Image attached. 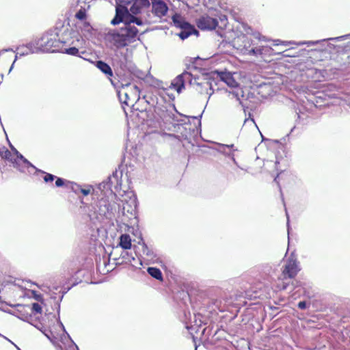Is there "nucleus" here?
Here are the masks:
<instances>
[{
	"label": "nucleus",
	"mask_w": 350,
	"mask_h": 350,
	"mask_svg": "<svg viewBox=\"0 0 350 350\" xmlns=\"http://www.w3.org/2000/svg\"><path fill=\"white\" fill-rule=\"evenodd\" d=\"M84 40L68 23L58 22L53 29L46 31L36 42L42 52H59L81 57L85 50L80 51Z\"/></svg>",
	"instance_id": "nucleus-1"
},
{
	"label": "nucleus",
	"mask_w": 350,
	"mask_h": 350,
	"mask_svg": "<svg viewBox=\"0 0 350 350\" xmlns=\"http://www.w3.org/2000/svg\"><path fill=\"white\" fill-rule=\"evenodd\" d=\"M133 24L142 26L144 23L141 18L131 14L129 19L125 21L124 27H121L119 29L109 30L106 33V40L110 43H114L117 46H126L135 40L139 33L138 29Z\"/></svg>",
	"instance_id": "nucleus-2"
},
{
	"label": "nucleus",
	"mask_w": 350,
	"mask_h": 350,
	"mask_svg": "<svg viewBox=\"0 0 350 350\" xmlns=\"http://www.w3.org/2000/svg\"><path fill=\"white\" fill-rule=\"evenodd\" d=\"M143 98L146 102L154 107V112L163 119H170L174 121H179L177 116L173 113L172 111H177L174 104L166 102L163 96L159 94L145 95Z\"/></svg>",
	"instance_id": "nucleus-3"
},
{
	"label": "nucleus",
	"mask_w": 350,
	"mask_h": 350,
	"mask_svg": "<svg viewBox=\"0 0 350 350\" xmlns=\"http://www.w3.org/2000/svg\"><path fill=\"white\" fill-rule=\"evenodd\" d=\"M111 44L116 47L111 57L113 66L122 71L131 70L133 68L132 55L129 49H125V46H117L114 43Z\"/></svg>",
	"instance_id": "nucleus-4"
},
{
	"label": "nucleus",
	"mask_w": 350,
	"mask_h": 350,
	"mask_svg": "<svg viewBox=\"0 0 350 350\" xmlns=\"http://www.w3.org/2000/svg\"><path fill=\"white\" fill-rule=\"evenodd\" d=\"M140 90L136 85L130 83L122 84L121 88L117 90V95L122 108L124 105L133 107L140 98Z\"/></svg>",
	"instance_id": "nucleus-5"
},
{
	"label": "nucleus",
	"mask_w": 350,
	"mask_h": 350,
	"mask_svg": "<svg viewBox=\"0 0 350 350\" xmlns=\"http://www.w3.org/2000/svg\"><path fill=\"white\" fill-rule=\"evenodd\" d=\"M173 121L170 127L169 131L175 133L176 136L179 139L190 140L198 132L197 126H191V123L185 122L184 120Z\"/></svg>",
	"instance_id": "nucleus-6"
},
{
	"label": "nucleus",
	"mask_w": 350,
	"mask_h": 350,
	"mask_svg": "<svg viewBox=\"0 0 350 350\" xmlns=\"http://www.w3.org/2000/svg\"><path fill=\"white\" fill-rule=\"evenodd\" d=\"M198 79L193 88L200 94L207 95L208 99L214 93L215 88L219 90L217 80L211 76L206 75L199 77Z\"/></svg>",
	"instance_id": "nucleus-7"
},
{
	"label": "nucleus",
	"mask_w": 350,
	"mask_h": 350,
	"mask_svg": "<svg viewBox=\"0 0 350 350\" xmlns=\"http://www.w3.org/2000/svg\"><path fill=\"white\" fill-rule=\"evenodd\" d=\"M207 324V319L206 317L202 316L201 314L198 313L194 314V319L191 326H186L189 331H193L196 334L201 332V334L205 337L208 338L211 335L212 328L210 326L205 327L201 329L202 325Z\"/></svg>",
	"instance_id": "nucleus-8"
},
{
	"label": "nucleus",
	"mask_w": 350,
	"mask_h": 350,
	"mask_svg": "<svg viewBox=\"0 0 350 350\" xmlns=\"http://www.w3.org/2000/svg\"><path fill=\"white\" fill-rule=\"evenodd\" d=\"M199 77H193L190 72L187 71L183 72L182 74L178 75L171 83V87L174 88L178 93H180L182 90L185 88L186 83H189L191 85L194 87L197 83Z\"/></svg>",
	"instance_id": "nucleus-9"
},
{
	"label": "nucleus",
	"mask_w": 350,
	"mask_h": 350,
	"mask_svg": "<svg viewBox=\"0 0 350 350\" xmlns=\"http://www.w3.org/2000/svg\"><path fill=\"white\" fill-rule=\"evenodd\" d=\"M0 156L2 159L10 162L14 167L21 172H24L25 169H28L22 164L20 160L15 157L16 155H14V154H12V152L5 147L0 148Z\"/></svg>",
	"instance_id": "nucleus-10"
},
{
	"label": "nucleus",
	"mask_w": 350,
	"mask_h": 350,
	"mask_svg": "<svg viewBox=\"0 0 350 350\" xmlns=\"http://www.w3.org/2000/svg\"><path fill=\"white\" fill-rule=\"evenodd\" d=\"M152 5L151 12L153 15L160 19L165 16L169 8L166 3L163 0H150Z\"/></svg>",
	"instance_id": "nucleus-11"
},
{
	"label": "nucleus",
	"mask_w": 350,
	"mask_h": 350,
	"mask_svg": "<svg viewBox=\"0 0 350 350\" xmlns=\"http://www.w3.org/2000/svg\"><path fill=\"white\" fill-rule=\"evenodd\" d=\"M298 262L293 257H290L283 266L282 274L285 278H292L295 277L298 272Z\"/></svg>",
	"instance_id": "nucleus-12"
},
{
	"label": "nucleus",
	"mask_w": 350,
	"mask_h": 350,
	"mask_svg": "<svg viewBox=\"0 0 350 350\" xmlns=\"http://www.w3.org/2000/svg\"><path fill=\"white\" fill-rule=\"evenodd\" d=\"M96 211L100 216L111 218L113 215V205L106 199L102 198L97 203Z\"/></svg>",
	"instance_id": "nucleus-13"
},
{
	"label": "nucleus",
	"mask_w": 350,
	"mask_h": 350,
	"mask_svg": "<svg viewBox=\"0 0 350 350\" xmlns=\"http://www.w3.org/2000/svg\"><path fill=\"white\" fill-rule=\"evenodd\" d=\"M218 25L217 18L204 15L200 17L197 21L198 28L202 30L214 29Z\"/></svg>",
	"instance_id": "nucleus-14"
},
{
	"label": "nucleus",
	"mask_w": 350,
	"mask_h": 350,
	"mask_svg": "<svg viewBox=\"0 0 350 350\" xmlns=\"http://www.w3.org/2000/svg\"><path fill=\"white\" fill-rule=\"evenodd\" d=\"M118 172L117 171H115L112 173V174L109 176L107 177V178L103 181L102 183H100L98 186V188L100 191H101L102 192H104L105 191H110L112 192V185H113V180H115L117 183L118 182Z\"/></svg>",
	"instance_id": "nucleus-15"
},
{
	"label": "nucleus",
	"mask_w": 350,
	"mask_h": 350,
	"mask_svg": "<svg viewBox=\"0 0 350 350\" xmlns=\"http://www.w3.org/2000/svg\"><path fill=\"white\" fill-rule=\"evenodd\" d=\"M214 74H216L217 77H219L221 81L226 83L229 87L235 88L238 85V83L229 72L215 71Z\"/></svg>",
	"instance_id": "nucleus-16"
},
{
	"label": "nucleus",
	"mask_w": 350,
	"mask_h": 350,
	"mask_svg": "<svg viewBox=\"0 0 350 350\" xmlns=\"http://www.w3.org/2000/svg\"><path fill=\"white\" fill-rule=\"evenodd\" d=\"M245 50L247 51L248 55L258 57L270 54L273 49L268 46H259L251 49L245 48Z\"/></svg>",
	"instance_id": "nucleus-17"
},
{
	"label": "nucleus",
	"mask_w": 350,
	"mask_h": 350,
	"mask_svg": "<svg viewBox=\"0 0 350 350\" xmlns=\"http://www.w3.org/2000/svg\"><path fill=\"white\" fill-rule=\"evenodd\" d=\"M150 5V0H133L131 3L130 12L132 14L136 15L141 12L143 8H148Z\"/></svg>",
	"instance_id": "nucleus-18"
},
{
	"label": "nucleus",
	"mask_w": 350,
	"mask_h": 350,
	"mask_svg": "<svg viewBox=\"0 0 350 350\" xmlns=\"http://www.w3.org/2000/svg\"><path fill=\"white\" fill-rule=\"evenodd\" d=\"M172 19L174 26L180 28V29H185L187 27L191 29V25L185 21L180 14H175L172 16Z\"/></svg>",
	"instance_id": "nucleus-19"
},
{
	"label": "nucleus",
	"mask_w": 350,
	"mask_h": 350,
	"mask_svg": "<svg viewBox=\"0 0 350 350\" xmlns=\"http://www.w3.org/2000/svg\"><path fill=\"white\" fill-rule=\"evenodd\" d=\"M130 9L126 6H124L120 4L116 5V15L123 19L124 21L129 19V16H131L130 14Z\"/></svg>",
	"instance_id": "nucleus-20"
},
{
	"label": "nucleus",
	"mask_w": 350,
	"mask_h": 350,
	"mask_svg": "<svg viewBox=\"0 0 350 350\" xmlns=\"http://www.w3.org/2000/svg\"><path fill=\"white\" fill-rule=\"evenodd\" d=\"M10 146L12 150V153L16 155L15 157L20 160V161L22 163V164L27 167V168L31 167L33 169H35L36 167L30 162L26 158L23 157V154H21L11 144H10Z\"/></svg>",
	"instance_id": "nucleus-21"
},
{
	"label": "nucleus",
	"mask_w": 350,
	"mask_h": 350,
	"mask_svg": "<svg viewBox=\"0 0 350 350\" xmlns=\"http://www.w3.org/2000/svg\"><path fill=\"white\" fill-rule=\"evenodd\" d=\"M96 66L108 77H113V71L111 66L102 60L96 62Z\"/></svg>",
	"instance_id": "nucleus-22"
},
{
	"label": "nucleus",
	"mask_w": 350,
	"mask_h": 350,
	"mask_svg": "<svg viewBox=\"0 0 350 350\" xmlns=\"http://www.w3.org/2000/svg\"><path fill=\"white\" fill-rule=\"evenodd\" d=\"M119 241V246L124 250H129L131 247V239L128 234H122L120 235Z\"/></svg>",
	"instance_id": "nucleus-23"
},
{
	"label": "nucleus",
	"mask_w": 350,
	"mask_h": 350,
	"mask_svg": "<svg viewBox=\"0 0 350 350\" xmlns=\"http://www.w3.org/2000/svg\"><path fill=\"white\" fill-rule=\"evenodd\" d=\"M198 31L196 30L194 26L191 25V29L189 27H187L185 29H181L180 32L178 33V36L180 39L185 40L191 34H197Z\"/></svg>",
	"instance_id": "nucleus-24"
},
{
	"label": "nucleus",
	"mask_w": 350,
	"mask_h": 350,
	"mask_svg": "<svg viewBox=\"0 0 350 350\" xmlns=\"http://www.w3.org/2000/svg\"><path fill=\"white\" fill-rule=\"evenodd\" d=\"M148 273L152 276V278L158 280H163V274L161 271L157 267H148L147 269Z\"/></svg>",
	"instance_id": "nucleus-25"
},
{
	"label": "nucleus",
	"mask_w": 350,
	"mask_h": 350,
	"mask_svg": "<svg viewBox=\"0 0 350 350\" xmlns=\"http://www.w3.org/2000/svg\"><path fill=\"white\" fill-rule=\"evenodd\" d=\"M26 49L27 51L29 52V53H38L39 51H42V49L36 44V46L31 42L27 44L26 45L20 46L17 48V49Z\"/></svg>",
	"instance_id": "nucleus-26"
},
{
	"label": "nucleus",
	"mask_w": 350,
	"mask_h": 350,
	"mask_svg": "<svg viewBox=\"0 0 350 350\" xmlns=\"http://www.w3.org/2000/svg\"><path fill=\"white\" fill-rule=\"evenodd\" d=\"M72 189L75 192V193H77L79 191H80L83 196H88L90 194V188H88V189H85V188H82L81 187V185L77 184V183H74L72 186Z\"/></svg>",
	"instance_id": "nucleus-27"
},
{
	"label": "nucleus",
	"mask_w": 350,
	"mask_h": 350,
	"mask_svg": "<svg viewBox=\"0 0 350 350\" xmlns=\"http://www.w3.org/2000/svg\"><path fill=\"white\" fill-rule=\"evenodd\" d=\"M346 39H350V33H348V34H346V35H343V36H341L335 37V38H328V39H323L322 41H325V40L342 41V40H345Z\"/></svg>",
	"instance_id": "nucleus-28"
},
{
	"label": "nucleus",
	"mask_w": 350,
	"mask_h": 350,
	"mask_svg": "<svg viewBox=\"0 0 350 350\" xmlns=\"http://www.w3.org/2000/svg\"><path fill=\"white\" fill-rule=\"evenodd\" d=\"M31 310L34 314H40L42 312V307L38 303H33Z\"/></svg>",
	"instance_id": "nucleus-29"
},
{
	"label": "nucleus",
	"mask_w": 350,
	"mask_h": 350,
	"mask_svg": "<svg viewBox=\"0 0 350 350\" xmlns=\"http://www.w3.org/2000/svg\"><path fill=\"white\" fill-rule=\"evenodd\" d=\"M42 173L45 174V176L43 178L46 183L53 182L56 178V176L52 174L46 173L44 172H42Z\"/></svg>",
	"instance_id": "nucleus-30"
},
{
	"label": "nucleus",
	"mask_w": 350,
	"mask_h": 350,
	"mask_svg": "<svg viewBox=\"0 0 350 350\" xmlns=\"http://www.w3.org/2000/svg\"><path fill=\"white\" fill-rule=\"evenodd\" d=\"M63 297H64V295H62L59 300H56V297L55 295H51V298L53 299L54 300V301L55 302V305L57 306V314H58V316L59 317V312H60V301L62 300L63 299Z\"/></svg>",
	"instance_id": "nucleus-31"
},
{
	"label": "nucleus",
	"mask_w": 350,
	"mask_h": 350,
	"mask_svg": "<svg viewBox=\"0 0 350 350\" xmlns=\"http://www.w3.org/2000/svg\"><path fill=\"white\" fill-rule=\"evenodd\" d=\"M121 23H123L122 27H124L125 21L123 19H122L121 18H120L118 16H116V15H115L114 18L111 21V23L113 25L120 24Z\"/></svg>",
	"instance_id": "nucleus-32"
},
{
	"label": "nucleus",
	"mask_w": 350,
	"mask_h": 350,
	"mask_svg": "<svg viewBox=\"0 0 350 350\" xmlns=\"http://www.w3.org/2000/svg\"><path fill=\"white\" fill-rule=\"evenodd\" d=\"M321 41L320 40H316V41H304V42H299L298 43H297V45H304V44H306L308 46H314V45H316L318 43H319Z\"/></svg>",
	"instance_id": "nucleus-33"
},
{
	"label": "nucleus",
	"mask_w": 350,
	"mask_h": 350,
	"mask_svg": "<svg viewBox=\"0 0 350 350\" xmlns=\"http://www.w3.org/2000/svg\"><path fill=\"white\" fill-rule=\"evenodd\" d=\"M76 18L82 21L86 17V13L85 10H79L75 15Z\"/></svg>",
	"instance_id": "nucleus-34"
},
{
	"label": "nucleus",
	"mask_w": 350,
	"mask_h": 350,
	"mask_svg": "<svg viewBox=\"0 0 350 350\" xmlns=\"http://www.w3.org/2000/svg\"><path fill=\"white\" fill-rule=\"evenodd\" d=\"M178 115H180V116H183V115L180 113H179L178 111H176ZM184 117L185 118H187L188 119V122H190V120L189 118H191L193 119L194 121H197L198 122V126H200L201 125V121L200 119L198 118V117L196 116H184Z\"/></svg>",
	"instance_id": "nucleus-35"
},
{
	"label": "nucleus",
	"mask_w": 350,
	"mask_h": 350,
	"mask_svg": "<svg viewBox=\"0 0 350 350\" xmlns=\"http://www.w3.org/2000/svg\"><path fill=\"white\" fill-rule=\"evenodd\" d=\"M65 182L66 180L62 178H59V177H56L55 178V186L57 187H63L65 184Z\"/></svg>",
	"instance_id": "nucleus-36"
},
{
	"label": "nucleus",
	"mask_w": 350,
	"mask_h": 350,
	"mask_svg": "<svg viewBox=\"0 0 350 350\" xmlns=\"http://www.w3.org/2000/svg\"><path fill=\"white\" fill-rule=\"evenodd\" d=\"M116 4H120L127 7L129 5L131 4L133 0H116Z\"/></svg>",
	"instance_id": "nucleus-37"
},
{
	"label": "nucleus",
	"mask_w": 350,
	"mask_h": 350,
	"mask_svg": "<svg viewBox=\"0 0 350 350\" xmlns=\"http://www.w3.org/2000/svg\"><path fill=\"white\" fill-rule=\"evenodd\" d=\"M143 253L148 256L152 257L153 256V252L149 250V248L145 245L143 247Z\"/></svg>",
	"instance_id": "nucleus-38"
},
{
	"label": "nucleus",
	"mask_w": 350,
	"mask_h": 350,
	"mask_svg": "<svg viewBox=\"0 0 350 350\" xmlns=\"http://www.w3.org/2000/svg\"><path fill=\"white\" fill-rule=\"evenodd\" d=\"M218 146L222 149L229 148L230 150L232 149V151L237 150V149H234V144L227 145V144H219Z\"/></svg>",
	"instance_id": "nucleus-39"
},
{
	"label": "nucleus",
	"mask_w": 350,
	"mask_h": 350,
	"mask_svg": "<svg viewBox=\"0 0 350 350\" xmlns=\"http://www.w3.org/2000/svg\"><path fill=\"white\" fill-rule=\"evenodd\" d=\"M297 306L301 310H305L307 308L308 304L306 301H301L298 303Z\"/></svg>",
	"instance_id": "nucleus-40"
},
{
	"label": "nucleus",
	"mask_w": 350,
	"mask_h": 350,
	"mask_svg": "<svg viewBox=\"0 0 350 350\" xmlns=\"http://www.w3.org/2000/svg\"><path fill=\"white\" fill-rule=\"evenodd\" d=\"M122 258L125 259L126 261H131V258L129 256L128 252H123L121 254Z\"/></svg>",
	"instance_id": "nucleus-41"
},
{
	"label": "nucleus",
	"mask_w": 350,
	"mask_h": 350,
	"mask_svg": "<svg viewBox=\"0 0 350 350\" xmlns=\"http://www.w3.org/2000/svg\"><path fill=\"white\" fill-rule=\"evenodd\" d=\"M20 50H21V52L18 53V54L20 56H25V55L29 54V52L28 51H27L26 49H20Z\"/></svg>",
	"instance_id": "nucleus-42"
},
{
	"label": "nucleus",
	"mask_w": 350,
	"mask_h": 350,
	"mask_svg": "<svg viewBox=\"0 0 350 350\" xmlns=\"http://www.w3.org/2000/svg\"><path fill=\"white\" fill-rule=\"evenodd\" d=\"M218 150H219L220 152H221V153H223V154H226V155H227V156H228V157L233 156V154H232V152H227L226 151V149H222V148H220L219 147Z\"/></svg>",
	"instance_id": "nucleus-43"
},
{
	"label": "nucleus",
	"mask_w": 350,
	"mask_h": 350,
	"mask_svg": "<svg viewBox=\"0 0 350 350\" xmlns=\"http://www.w3.org/2000/svg\"><path fill=\"white\" fill-rule=\"evenodd\" d=\"M32 293L33 294L34 298L37 301H40L41 299L42 295L40 294H38L36 291H33Z\"/></svg>",
	"instance_id": "nucleus-44"
},
{
	"label": "nucleus",
	"mask_w": 350,
	"mask_h": 350,
	"mask_svg": "<svg viewBox=\"0 0 350 350\" xmlns=\"http://www.w3.org/2000/svg\"><path fill=\"white\" fill-rule=\"evenodd\" d=\"M245 296L247 297H248L249 299H252L253 298H256L257 297V295H252V294H250V291H246L245 292Z\"/></svg>",
	"instance_id": "nucleus-45"
},
{
	"label": "nucleus",
	"mask_w": 350,
	"mask_h": 350,
	"mask_svg": "<svg viewBox=\"0 0 350 350\" xmlns=\"http://www.w3.org/2000/svg\"><path fill=\"white\" fill-rule=\"evenodd\" d=\"M220 21L222 25H226V21H227V18L225 15H222L220 17Z\"/></svg>",
	"instance_id": "nucleus-46"
},
{
	"label": "nucleus",
	"mask_w": 350,
	"mask_h": 350,
	"mask_svg": "<svg viewBox=\"0 0 350 350\" xmlns=\"http://www.w3.org/2000/svg\"><path fill=\"white\" fill-rule=\"evenodd\" d=\"M254 38H255L258 39V40H262V38H263V39L265 38V37H264V36H263V37H261V36H260V33H254Z\"/></svg>",
	"instance_id": "nucleus-47"
},
{
	"label": "nucleus",
	"mask_w": 350,
	"mask_h": 350,
	"mask_svg": "<svg viewBox=\"0 0 350 350\" xmlns=\"http://www.w3.org/2000/svg\"><path fill=\"white\" fill-rule=\"evenodd\" d=\"M8 51H12V52L15 53V51H14L13 49H12V48H8V49H4L1 50L2 53L8 52Z\"/></svg>",
	"instance_id": "nucleus-48"
},
{
	"label": "nucleus",
	"mask_w": 350,
	"mask_h": 350,
	"mask_svg": "<svg viewBox=\"0 0 350 350\" xmlns=\"http://www.w3.org/2000/svg\"><path fill=\"white\" fill-rule=\"evenodd\" d=\"M282 42L285 46H289L291 44H292L291 42Z\"/></svg>",
	"instance_id": "nucleus-49"
},
{
	"label": "nucleus",
	"mask_w": 350,
	"mask_h": 350,
	"mask_svg": "<svg viewBox=\"0 0 350 350\" xmlns=\"http://www.w3.org/2000/svg\"><path fill=\"white\" fill-rule=\"evenodd\" d=\"M0 336L4 338L5 340H7L8 341H9L11 343H13V342H12L10 339H8L7 337L3 336L1 334H0Z\"/></svg>",
	"instance_id": "nucleus-50"
},
{
	"label": "nucleus",
	"mask_w": 350,
	"mask_h": 350,
	"mask_svg": "<svg viewBox=\"0 0 350 350\" xmlns=\"http://www.w3.org/2000/svg\"><path fill=\"white\" fill-rule=\"evenodd\" d=\"M14 64H15V62H13L12 64L11 65V66L10 68L9 72H10L12 71V70L13 69Z\"/></svg>",
	"instance_id": "nucleus-51"
},
{
	"label": "nucleus",
	"mask_w": 350,
	"mask_h": 350,
	"mask_svg": "<svg viewBox=\"0 0 350 350\" xmlns=\"http://www.w3.org/2000/svg\"><path fill=\"white\" fill-rule=\"evenodd\" d=\"M59 325L60 326L62 327V329L65 331V328H64V326L63 325V323L59 320Z\"/></svg>",
	"instance_id": "nucleus-52"
},
{
	"label": "nucleus",
	"mask_w": 350,
	"mask_h": 350,
	"mask_svg": "<svg viewBox=\"0 0 350 350\" xmlns=\"http://www.w3.org/2000/svg\"><path fill=\"white\" fill-rule=\"evenodd\" d=\"M3 79V75H1V76H0V84L2 83Z\"/></svg>",
	"instance_id": "nucleus-53"
},
{
	"label": "nucleus",
	"mask_w": 350,
	"mask_h": 350,
	"mask_svg": "<svg viewBox=\"0 0 350 350\" xmlns=\"http://www.w3.org/2000/svg\"><path fill=\"white\" fill-rule=\"evenodd\" d=\"M18 59V53L16 55L14 62H16V61Z\"/></svg>",
	"instance_id": "nucleus-54"
},
{
	"label": "nucleus",
	"mask_w": 350,
	"mask_h": 350,
	"mask_svg": "<svg viewBox=\"0 0 350 350\" xmlns=\"http://www.w3.org/2000/svg\"><path fill=\"white\" fill-rule=\"evenodd\" d=\"M286 215H287V226L288 227L289 226V220H288V214L286 213Z\"/></svg>",
	"instance_id": "nucleus-55"
},
{
	"label": "nucleus",
	"mask_w": 350,
	"mask_h": 350,
	"mask_svg": "<svg viewBox=\"0 0 350 350\" xmlns=\"http://www.w3.org/2000/svg\"><path fill=\"white\" fill-rule=\"evenodd\" d=\"M274 42H275V45H278L279 44L278 42L280 41L279 40H275Z\"/></svg>",
	"instance_id": "nucleus-56"
},
{
	"label": "nucleus",
	"mask_w": 350,
	"mask_h": 350,
	"mask_svg": "<svg viewBox=\"0 0 350 350\" xmlns=\"http://www.w3.org/2000/svg\"><path fill=\"white\" fill-rule=\"evenodd\" d=\"M12 344L17 348L18 350H21V349L18 347L14 342Z\"/></svg>",
	"instance_id": "nucleus-57"
},
{
	"label": "nucleus",
	"mask_w": 350,
	"mask_h": 350,
	"mask_svg": "<svg viewBox=\"0 0 350 350\" xmlns=\"http://www.w3.org/2000/svg\"><path fill=\"white\" fill-rule=\"evenodd\" d=\"M278 163H279V162L278 161H276L275 163V165L276 167H277V165H278Z\"/></svg>",
	"instance_id": "nucleus-58"
},
{
	"label": "nucleus",
	"mask_w": 350,
	"mask_h": 350,
	"mask_svg": "<svg viewBox=\"0 0 350 350\" xmlns=\"http://www.w3.org/2000/svg\"><path fill=\"white\" fill-rule=\"evenodd\" d=\"M110 81H111V83L115 86V83H114L112 79H110Z\"/></svg>",
	"instance_id": "nucleus-59"
},
{
	"label": "nucleus",
	"mask_w": 350,
	"mask_h": 350,
	"mask_svg": "<svg viewBox=\"0 0 350 350\" xmlns=\"http://www.w3.org/2000/svg\"><path fill=\"white\" fill-rule=\"evenodd\" d=\"M35 170H38V169H37L36 167L35 168ZM38 172H42V170H38Z\"/></svg>",
	"instance_id": "nucleus-60"
},
{
	"label": "nucleus",
	"mask_w": 350,
	"mask_h": 350,
	"mask_svg": "<svg viewBox=\"0 0 350 350\" xmlns=\"http://www.w3.org/2000/svg\"><path fill=\"white\" fill-rule=\"evenodd\" d=\"M35 170H38V169H37L36 167L35 168ZM38 172H42V170H38Z\"/></svg>",
	"instance_id": "nucleus-61"
},
{
	"label": "nucleus",
	"mask_w": 350,
	"mask_h": 350,
	"mask_svg": "<svg viewBox=\"0 0 350 350\" xmlns=\"http://www.w3.org/2000/svg\"><path fill=\"white\" fill-rule=\"evenodd\" d=\"M349 62L350 63V55L348 56Z\"/></svg>",
	"instance_id": "nucleus-62"
},
{
	"label": "nucleus",
	"mask_w": 350,
	"mask_h": 350,
	"mask_svg": "<svg viewBox=\"0 0 350 350\" xmlns=\"http://www.w3.org/2000/svg\"><path fill=\"white\" fill-rule=\"evenodd\" d=\"M217 334V332H215L213 334V336H214L215 335H216Z\"/></svg>",
	"instance_id": "nucleus-63"
},
{
	"label": "nucleus",
	"mask_w": 350,
	"mask_h": 350,
	"mask_svg": "<svg viewBox=\"0 0 350 350\" xmlns=\"http://www.w3.org/2000/svg\"><path fill=\"white\" fill-rule=\"evenodd\" d=\"M295 129V126H294L293 129H291V132H293V129Z\"/></svg>",
	"instance_id": "nucleus-64"
}]
</instances>
